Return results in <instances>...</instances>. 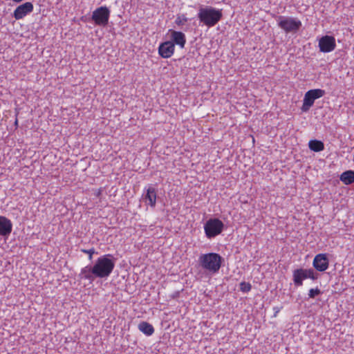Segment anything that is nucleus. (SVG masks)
Returning a JSON list of instances; mask_svg holds the SVG:
<instances>
[{"label": "nucleus", "instance_id": "nucleus-26", "mask_svg": "<svg viewBox=\"0 0 354 354\" xmlns=\"http://www.w3.org/2000/svg\"><path fill=\"white\" fill-rule=\"evenodd\" d=\"M12 1L15 3H20V2L23 1L24 0H12Z\"/></svg>", "mask_w": 354, "mask_h": 354}, {"label": "nucleus", "instance_id": "nucleus-11", "mask_svg": "<svg viewBox=\"0 0 354 354\" xmlns=\"http://www.w3.org/2000/svg\"><path fill=\"white\" fill-rule=\"evenodd\" d=\"M174 43L167 41L160 44L158 53L163 58L171 57L174 53Z\"/></svg>", "mask_w": 354, "mask_h": 354}, {"label": "nucleus", "instance_id": "nucleus-14", "mask_svg": "<svg viewBox=\"0 0 354 354\" xmlns=\"http://www.w3.org/2000/svg\"><path fill=\"white\" fill-rule=\"evenodd\" d=\"M171 32V41L174 43V45L176 44L179 46L180 48H183L186 44V37L185 35L180 31H176L170 30Z\"/></svg>", "mask_w": 354, "mask_h": 354}, {"label": "nucleus", "instance_id": "nucleus-1", "mask_svg": "<svg viewBox=\"0 0 354 354\" xmlns=\"http://www.w3.org/2000/svg\"><path fill=\"white\" fill-rule=\"evenodd\" d=\"M201 24L212 28L216 26L223 18L222 10L209 6H201L197 15Z\"/></svg>", "mask_w": 354, "mask_h": 354}, {"label": "nucleus", "instance_id": "nucleus-25", "mask_svg": "<svg viewBox=\"0 0 354 354\" xmlns=\"http://www.w3.org/2000/svg\"><path fill=\"white\" fill-rule=\"evenodd\" d=\"M282 308V307H274L273 308V310L274 311V317H276L277 315V314L279 313V312L280 311V310Z\"/></svg>", "mask_w": 354, "mask_h": 354}, {"label": "nucleus", "instance_id": "nucleus-20", "mask_svg": "<svg viewBox=\"0 0 354 354\" xmlns=\"http://www.w3.org/2000/svg\"><path fill=\"white\" fill-rule=\"evenodd\" d=\"M239 286H240L241 291H242L243 292H248L252 289V286L248 282L242 281L240 283Z\"/></svg>", "mask_w": 354, "mask_h": 354}, {"label": "nucleus", "instance_id": "nucleus-6", "mask_svg": "<svg viewBox=\"0 0 354 354\" xmlns=\"http://www.w3.org/2000/svg\"><path fill=\"white\" fill-rule=\"evenodd\" d=\"M326 92L320 88L311 89L305 93L301 110L304 112L308 111L313 105L315 100L323 97Z\"/></svg>", "mask_w": 354, "mask_h": 354}, {"label": "nucleus", "instance_id": "nucleus-2", "mask_svg": "<svg viewBox=\"0 0 354 354\" xmlns=\"http://www.w3.org/2000/svg\"><path fill=\"white\" fill-rule=\"evenodd\" d=\"M93 272L97 278H106L115 268V261L111 254H105L99 257L95 262Z\"/></svg>", "mask_w": 354, "mask_h": 354}, {"label": "nucleus", "instance_id": "nucleus-12", "mask_svg": "<svg viewBox=\"0 0 354 354\" xmlns=\"http://www.w3.org/2000/svg\"><path fill=\"white\" fill-rule=\"evenodd\" d=\"M145 191L146 193L143 194V199L151 207H155L157 198V192L156 188L149 185L148 187L145 189Z\"/></svg>", "mask_w": 354, "mask_h": 354}, {"label": "nucleus", "instance_id": "nucleus-18", "mask_svg": "<svg viewBox=\"0 0 354 354\" xmlns=\"http://www.w3.org/2000/svg\"><path fill=\"white\" fill-rule=\"evenodd\" d=\"M138 328L142 333L147 336H150L154 333L153 326L151 324L145 321L140 322Z\"/></svg>", "mask_w": 354, "mask_h": 354}, {"label": "nucleus", "instance_id": "nucleus-22", "mask_svg": "<svg viewBox=\"0 0 354 354\" xmlns=\"http://www.w3.org/2000/svg\"><path fill=\"white\" fill-rule=\"evenodd\" d=\"M322 294V291L318 288H311L308 292L309 298L314 299L316 296Z\"/></svg>", "mask_w": 354, "mask_h": 354}, {"label": "nucleus", "instance_id": "nucleus-4", "mask_svg": "<svg viewBox=\"0 0 354 354\" xmlns=\"http://www.w3.org/2000/svg\"><path fill=\"white\" fill-rule=\"evenodd\" d=\"M224 229V223L218 218H209L204 225V230L208 239L214 238L220 234Z\"/></svg>", "mask_w": 354, "mask_h": 354}, {"label": "nucleus", "instance_id": "nucleus-16", "mask_svg": "<svg viewBox=\"0 0 354 354\" xmlns=\"http://www.w3.org/2000/svg\"><path fill=\"white\" fill-rule=\"evenodd\" d=\"M80 277L82 279L89 280L91 282L93 281L96 278L93 272V266H87L81 270Z\"/></svg>", "mask_w": 354, "mask_h": 354}, {"label": "nucleus", "instance_id": "nucleus-10", "mask_svg": "<svg viewBox=\"0 0 354 354\" xmlns=\"http://www.w3.org/2000/svg\"><path fill=\"white\" fill-rule=\"evenodd\" d=\"M313 267L319 272H324L329 266V260L326 254H317L313 262Z\"/></svg>", "mask_w": 354, "mask_h": 354}, {"label": "nucleus", "instance_id": "nucleus-9", "mask_svg": "<svg viewBox=\"0 0 354 354\" xmlns=\"http://www.w3.org/2000/svg\"><path fill=\"white\" fill-rule=\"evenodd\" d=\"M33 4L31 2H26L16 8L13 12V17L16 20L23 19L28 13L33 10Z\"/></svg>", "mask_w": 354, "mask_h": 354}, {"label": "nucleus", "instance_id": "nucleus-23", "mask_svg": "<svg viewBox=\"0 0 354 354\" xmlns=\"http://www.w3.org/2000/svg\"><path fill=\"white\" fill-rule=\"evenodd\" d=\"M187 21V18L185 16V15H181V16H178L176 21H175V23L178 25V26H183L184 25L186 22Z\"/></svg>", "mask_w": 354, "mask_h": 354}, {"label": "nucleus", "instance_id": "nucleus-19", "mask_svg": "<svg viewBox=\"0 0 354 354\" xmlns=\"http://www.w3.org/2000/svg\"><path fill=\"white\" fill-rule=\"evenodd\" d=\"M309 149L315 152H319L324 150V144L318 140H311L308 142Z\"/></svg>", "mask_w": 354, "mask_h": 354}, {"label": "nucleus", "instance_id": "nucleus-13", "mask_svg": "<svg viewBox=\"0 0 354 354\" xmlns=\"http://www.w3.org/2000/svg\"><path fill=\"white\" fill-rule=\"evenodd\" d=\"M12 230V223L6 216H0V236H8Z\"/></svg>", "mask_w": 354, "mask_h": 354}, {"label": "nucleus", "instance_id": "nucleus-21", "mask_svg": "<svg viewBox=\"0 0 354 354\" xmlns=\"http://www.w3.org/2000/svg\"><path fill=\"white\" fill-rule=\"evenodd\" d=\"M307 278L311 279L313 280L317 279L319 277V274L315 272L313 269H306Z\"/></svg>", "mask_w": 354, "mask_h": 354}, {"label": "nucleus", "instance_id": "nucleus-8", "mask_svg": "<svg viewBox=\"0 0 354 354\" xmlns=\"http://www.w3.org/2000/svg\"><path fill=\"white\" fill-rule=\"evenodd\" d=\"M336 47L335 39L333 36L325 35L319 40V50L322 53L333 51Z\"/></svg>", "mask_w": 354, "mask_h": 354}, {"label": "nucleus", "instance_id": "nucleus-7", "mask_svg": "<svg viewBox=\"0 0 354 354\" xmlns=\"http://www.w3.org/2000/svg\"><path fill=\"white\" fill-rule=\"evenodd\" d=\"M109 9L106 6H101L93 12L91 19L95 25L105 27L109 23Z\"/></svg>", "mask_w": 354, "mask_h": 354}, {"label": "nucleus", "instance_id": "nucleus-24", "mask_svg": "<svg viewBox=\"0 0 354 354\" xmlns=\"http://www.w3.org/2000/svg\"><path fill=\"white\" fill-rule=\"evenodd\" d=\"M81 252L88 254V259L91 260L93 259V254L95 253V249L93 248L89 250L81 249Z\"/></svg>", "mask_w": 354, "mask_h": 354}, {"label": "nucleus", "instance_id": "nucleus-15", "mask_svg": "<svg viewBox=\"0 0 354 354\" xmlns=\"http://www.w3.org/2000/svg\"><path fill=\"white\" fill-rule=\"evenodd\" d=\"M292 279L296 286H301L303 281L307 278L306 269L299 268L293 271Z\"/></svg>", "mask_w": 354, "mask_h": 354}, {"label": "nucleus", "instance_id": "nucleus-3", "mask_svg": "<svg viewBox=\"0 0 354 354\" xmlns=\"http://www.w3.org/2000/svg\"><path fill=\"white\" fill-rule=\"evenodd\" d=\"M223 261V258L214 252L203 254L198 258L200 266L212 274H216L219 271Z\"/></svg>", "mask_w": 354, "mask_h": 354}, {"label": "nucleus", "instance_id": "nucleus-17", "mask_svg": "<svg viewBox=\"0 0 354 354\" xmlns=\"http://www.w3.org/2000/svg\"><path fill=\"white\" fill-rule=\"evenodd\" d=\"M340 180L345 185H351L354 183V171L348 170L343 172L339 177Z\"/></svg>", "mask_w": 354, "mask_h": 354}, {"label": "nucleus", "instance_id": "nucleus-5", "mask_svg": "<svg viewBox=\"0 0 354 354\" xmlns=\"http://www.w3.org/2000/svg\"><path fill=\"white\" fill-rule=\"evenodd\" d=\"M278 26L287 33L297 32L301 27V22L296 18L279 16Z\"/></svg>", "mask_w": 354, "mask_h": 354}]
</instances>
